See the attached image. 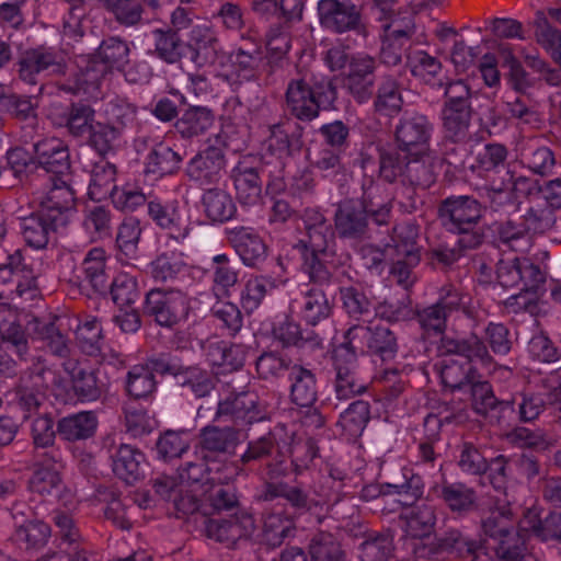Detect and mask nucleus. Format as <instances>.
Instances as JSON below:
<instances>
[{
  "label": "nucleus",
  "instance_id": "obj_30",
  "mask_svg": "<svg viewBox=\"0 0 561 561\" xmlns=\"http://www.w3.org/2000/svg\"><path fill=\"white\" fill-rule=\"evenodd\" d=\"M302 135L304 128L298 124L290 133L284 124H274L270 127V135L265 141L267 151L280 159L293 157L304 147Z\"/></svg>",
  "mask_w": 561,
  "mask_h": 561
},
{
  "label": "nucleus",
  "instance_id": "obj_11",
  "mask_svg": "<svg viewBox=\"0 0 561 561\" xmlns=\"http://www.w3.org/2000/svg\"><path fill=\"white\" fill-rule=\"evenodd\" d=\"M130 48L118 36L105 38L85 67V76L91 83L98 82L107 71L123 70L129 62Z\"/></svg>",
  "mask_w": 561,
  "mask_h": 561
},
{
  "label": "nucleus",
  "instance_id": "obj_36",
  "mask_svg": "<svg viewBox=\"0 0 561 561\" xmlns=\"http://www.w3.org/2000/svg\"><path fill=\"white\" fill-rule=\"evenodd\" d=\"M50 526L42 520H26L18 526L11 535V540L26 552H37L49 541Z\"/></svg>",
  "mask_w": 561,
  "mask_h": 561
},
{
  "label": "nucleus",
  "instance_id": "obj_49",
  "mask_svg": "<svg viewBox=\"0 0 561 561\" xmlns=\"http://www.w3.org/2000/svg\"><path fill=\"white\" fill-rule=\"evenodd\" d=\"M534 25L536 43L561 67V31L550 24L541 10L536 12Z\"/></svg>",
  "mask_w": 561,
  "mask_h": 561
},
{
  "label": "nucleus",
  "instance_id": "obj_45",
  "mask_svg": "<svg viewBox=\"0 0 561 561\" xmlns=\"http://www.w3.org/2000/svg\"><path fill=\"white\" fill-rule=\"evenodd\" d=\"M213 112L203 106L186 108L175 122V129L183 138H194L204 135L214 124Z\"/></svg>",
  "mask_w": 561,
  "mask_h": 561
},
{
  "label": "nucleus",
  "instance_id": "obj_27",
  "mask_svg": "<svg viewBox=\"0 0 561 561\" xmlns=\"http://www.w3.org/2000/svg\"><path fill=\"white\" fill-rule=\"evenodd\" d=\"M72 390L81 402H93L107 392V386L99 378V369L78 363L70 370Z\"/></svg>",
  "mask_w": 561,
  "mask_h": 561
},
{
  "label": "nucleus",
  "instance_id": "obj_39",
  "mask_svg": "<svg viewBox=\"0 0 561 561\" xmlns=\"http://www.w3.org/2000/svg\"><path fill=\"white\" fill-rule=\"evenodd\" d=\"M420 226L414 220L398 222L392 228L391 241L399 256H410L412 263L421 259Z\"/></svg>",
  "mask_w": 561,
  "mask_h": 561
},
{
  "label": "nucleus",
  "instance_id": "obj_7",
  "mask_svg": "<svg viewBox=\"0 0 561 561\" xmlns=\"http://www.w3.org/2000/svg\"><path fill=\"white\" fill-rule=\"evenodd\" d=\"M266 419L260 407L259 397L249 390H231L219 399L214 421L231 422L236 427L247 426Z\"/></svg>",
  "mask_w": 561,
  "mask_h": 561
},
{
  "label": "nucleus",
  "instance_id": "obj_48",
  "mask_svg": "<svg viewBox=\"0 0 561 561\" xmlns=\"http://www.w3.org/2000/svg\"><path fill=\"white\" fill-rule=\"evenodd\" d=\"M412 152L399 149H379V178L388 183L400 181L402 184L407 174Z\"/></svg>",
  "mask_w": 561,
  "mask_h": 561
},
{
  "label": "nucleus",
  "instance_id": "obj_43",
  "mask_svg": "<svg viewBox=\"0 0 561 561\" xmlns=\"http://www.w3.org/2000/svg\"><path fill=\"white\" fill-rule=\"evenodd\" d=\"M144 459L142 453L130 445H119L112 455L113 472L117 478L128 484L135 483L140 479V463Z\"/></svg>",
  "mask_w": 561,
  "mask_h": 561
},
{
  "label": "nucleus",
  "instance_id": "obj_14",
  "mask_svg": "<svg viewBox=\"0 0 561 561\" xmlns=\"http://www.w3.org/2000/svg\"><path fill=\"white\" fill-rule=\"evenodd\" d=\"M433 131L428 117L419 112L405 113L396 126L394 139L404 152L426 151Z\"/></svg>",
  "mask_w": 561,
  "mask_h": 561
},
{
  "label": "nucleus",
  "instance_id": "obj_6",
  "mask_svg": "<svg viewBox=\"0 0 561 561\" xmlns=\"http://www.w3.org/2000/svg\"><path fill=\"white\" fill-rule=\"evenodd\" d=\"M370 192L359 198L340 202L334 214V228L341 239L362 241L369 234L368 210L371 209Z\"/></svg>",
  "mask_w": 561,
  "mask_h": 561
},
{
  "label": "nucleus",
  "instance_id": "obj_22",
  "mask_svg": "<svg viewBox=\"0 0 561 561\" xmlns=\"http://www.w3.org/2000/svg\"><path fill=\"white\" fill-rule=\"evenodd\" d=\"M278 448L276 435L268 432L263 436L250 440L245 451L236 461H225L221 470L229 471L226 480H236L237 477L244 474V468L253 461L266 459Z\"/></svg>",
  "mask_w": 561,
  "mask_h": 561
},
{
  "label": "nucleus",
  "instance_id": "obj_52",
  "mask_svg": "<svg viewBox=\"0 0 561 561\" xmlns=\"http://www.w3.org/2000/svg\"><path fill=\"white\" fill-rule=\"evenodd\" d=\"M182 161L181 153L169 146L159 144L148 153L145 172L159 176L174 174L180 170Z\"/></svg>",
  "mask_w": 561,
  "mask_h": 561
},
{
  "label": "nucleus",
  "instance_id": "obj_31",
  "mask_svg": "<svg viewBox=\"0 0 561 561\" xmlns=\"http://www.w3.org/2000/svg\"><path fill=\"white\" fill-rule=\"evenodd\" d=\"M513 518L511 504L496 500L488 506V510L481 516V530L486 537L495 541L515 529Z\"/></svg>",
  "mask_w": 561,
  "mask_h": 561
},
{
  "label": "nucleus",
  "instance_id": "obj_23",
  "mask_svg": "<svg viewBox=\"0 0 561 561\" xmlns=\"http://www.w3.org/2000/svg\"><path fill=\"white\" fill-rule=\"evenodd\" d=\"M186 49L191 53V60L201 66L209 54L217 55L220 47V39L217 30L210 21L203 19L188 32V39L185 42Z\"/></svg>",
  "mask_w": 561,
  "mask_h": 561
},
{
  "label": "nucleus",
  "instance_id": "obj_4",
  "mask_svg": "<svg viewBox=\"0 0 561 561\" xmlns=\"http://www.w3.org/2000/svg\"><path fill=\"white\" fill-rule=\"evenodd\" d=\"M190 310L187 295L175 287H154L145 297L144 313L164 328H173L184 320Z\"/></svg>",
  "mask_w": 561,
  "mask_h": 561
},
{
  "label": "nucleus",
  "instance_id": "obj_44",
  "mask_svg": "<svg viewBox=\"0 0 561 561\" xmlns=\"http://www.w3.org/2000/svg\"><path fill=\"white\" fill-rule=\"evenodd\" d=\"M387 494H398L403 496L400 504L411 506L420 500L424 493V481L422 477L414 473L410 468H403L401 476L392 478V482L383 485Z\"/></svg>",
  "mask_w": 561,
  "mask_h": 561
},
{
  "label": "nucleus",
  "instance_id": "obj_13",
  "mask_svg": "<svg viewBox=\"0 0 561 561\" xmlns=\"http://www.w3.org/2000/svg\"><path fill=\"white\" fill-rule=\"evenodd\" d=\"M241 443V430L236 426L206 425L198 434L197 449L204 460L232 456Z\"/></svg>",
  "mask_w": 561,
  "mask_h": 561
},
{
  "label": "nucleus",
  "instance_id": "obj_60",
  "mask_svg": "<svg viewBox=\"0 0 561 561\" xmlns=\"http://www.w3.org/2000/svg\"><path fill=\"white\" fill-rule=\"evenodd\" d=\"M405 519L408 529L413 537L410 542L412 547L413 541L430 538L428 535L434 530L437 520L436 510L430 504H422L414 507Z\"/></svg>",
  "mask_w": 561,
  "mask_h": 561
},
{
  "label": "nucleus",
  "instance_id": "obj_34",
  "mask_svg": "<svg viewBox=\"0 0 561 561\" xmlns=\"http://www.w3.org/2000/svg\"><path fill=\"white\" fill-rule=\"evenodd\" d=\"M175 382L196 398H205L216 388L218 378L216 374L198 365H182Z\"/></svg>",
  "mask_w": 561,
  "mask_h": 561
},
{
  "label": "nucleus",
  "instance_id": "obj_47",
  "mask_svg": "<svg viewBox=\"0 0 561 561\" xmlns=\"http://www.w3.org/2000/svg\"><path fill=\"white\" fill-rule=\"evenodd\" d=\"M402 106L403 98L399 82L392 77H383L374 100L375 112L379 115L392 117L401 112Z\"/></svg>",
  "mask_w": 561,
  "mask_h": 561
},
{
  "label": "nucleus",
  "instance_id": "obj_33",
  "mask_svg": "<svg viewBox=\"0 0 561 561\" xmlns=\"http://www.w3.org/2000/svg\"><path fill=\"white\" fill-rule=\"evenodd\" d=\"M206 217L213 222H226L237 214V206L231 195L224 188H206L201 199Z\"/></svg>",
  "mask_w": 561,
  "mask_h": 561
},
{
  "label": "nucleus",
  "instance_id": "obj_21",
  "mask_svg": "<svg viewBox=\"0 0 561 561\" xmlns=\"http://www.w3.org/2000/svg\"><path fill=\"white\" fill-rule=\"evenodd\" d=\"M430 492L458 517L468 515L477 507L476 490L463 482H450L443 478Z\"/></svg>",
  "mask_w": 561,
  "mask_h": 561
},
{
  "label": "nucleus",
  "instance_id": "obj_57",
  "mask_svg": "<svg viewBox=\"0 0 561 561\" xmlns=\"http://www.w3.org/2000/svg\"><path fill=\"white\" fill-rule=\"evenodd\" d=\"M115 164L102 159L93 164L91 180L89 184V194L92 198L101 199L105 196H112L117 190Z\"/></svg>",
  "mask_w": 561,
  "mask_h": 561
},
{
  "label": "nucleus",
  "instance_id": "obj_26",
  "mask_svg": "<svg viewBox=\"0 0 561 561\" xmlns=\"http://www.w3.org/2000/svg\"><path fill=\"white\" fill-rule=\"evenodd\" d=\"M148 215L161 229L167 230L171 238L184 239L188 234V227L179 211L176 203H162L153 198L147 203Z\"/></svg>",
  "mask_w": 561,
  "mask_h": 561
},
{
  "label": "nucleus",
  "instance_id": "obj_2",
  "mask_svg": "<svg viewBox=\"0 0 561 561\" xmlns=\"http://www.w3.org/2000/svg\"><path fill=\"white\" fill-rule=\"evenodd\" d=\"M478 549L477 540L458 527H449L432 539L412 542V554L416 561L468 559L473 557Z\"/></svg>",
  "mask_w": 561,
  "mask_h": 561
},
{
  "label": "nucleus",
  "instance_id": "obj_8",
  "mask_svg": "<svg viewBox=\"0 0 561 561\" xmlns=\"http://www.w3.org/2000/svg\"><path fill=\"white\" fill-rule=\"evenodd\" d=\"M320 24L335 34L355 32L366 36L367 27L363 21L362 10L350 0H320L318 2Z\"/></svg>",
  "mask_w": 561,
  "mask_h": 561
},
{
  "label": "nucleus",
  "instance_id": "obj_29",
  "mask_svg": "<svg viewBox=\"0 0 561 561\" xmlns=\"http://www.w3.org/2000/svg\"><path fill=\"white\" fill-rule=\"evenodd\" d=\"M66 225L55 224L51 215L37 210L22 221V234L26 243L35 249H44L53 234Z\"/></svg>",
  "mask_w": 561,
  "mask_h": 561
},
{
  "label": "nucleus",
  "instance_id": "obj_55",
  "mask_svg": "<svg viewBox=\"0 0 561 561\" xmlns=\"http://www.w3.org/2000/svg\"><path fill=\"white\" fill-rule=\"evenodd\" d=\"M191 432L187 430H167L156 442L158 457L164 461L181 458L191 446Z\"/></svg>",
  "mask_w": 561,
  "mask_h": 561
},
{
  "label": "nucleus",
  "instance_id": "obj_53",
  "mask_svg": "<svg viewBox=\"0 0 561 561\" xmlns=\"http://www.w3.org/2000/svg\"><path fill=\"white\" fill-rule=\"evenodd\" d=\"M106 262L105 250L101 247L91 249L82 262L85 279L93 287L94 291L99 294L106 293L108 288Z\"/></svg>",
  "mask_w": 561,
  "mask_h": 561
},
{
  "label": "nucleus",
  "instance_id": "obj_35",
  "mask_svg": "<svg viewBox=\"0 0 561 561\" xmlns=\"http://www.w3.org/2000/svg\"><path fill=\"white\" fill-rule=\"evenodd\" d=\"M239 264L231 261L228 255L218 254L214 256L211 290L216 298H229L231 295V289L239 284Z\"/></svg>",
  "mask_w": 561,
  "mask_h": 561
},
{
  "label": "nucleus",
  "instance_id": "obj_41",
  "mask_svg": "<svg viewBox=\"0 0 561 561\" xmlns=\"http://www.w3.org/2000/svg\"><path fill=\"white\" fill-rule=\"evenodd\" d=\"M230 473L226 471L224 477H219L221 484L213 485L207 491L205 514L221 513V512H238L240 513V501L237 489L230 485L231 480H226Z\"/></svg>",
  "mask_w": 561,
  "mask_h": 561
},
{
  "label": "nucleus",
  "instance_id": "obj_42",
  "mask_svg": "<svg viewBox=\"0 0 561 561\" xmlns=\"http://www.w3.org/2000/svg\"><path fill=\"white\" fill-rule=\"evenodd\" d=\"M98 420L93 412H80L62 417L57 423L59 436L67 442L83 440L92 437Z\"/></svg>",
  "mask_w": 561,
  "mask_h": 561
},
{
  "label": "nucleus",
  "instance_id": "obj_9",
  "mask_svg": "<svg viewBox=\"0 0 561 561\" xmlns=\"http://www.w3.org/2000/svg\"><path fill=\"white\" fill-rule=\"evenodd\" d=\"M49 374L45 366L34 365L20 376L13 392L18 407L25 412V419L36 413L46 401Z\"/></svg>",
  "mask_w": 561,
  "mask_h": 561
},
{
  "label": "nucleus",
  "instance_id": "obj_3",
  "mask_svg": "<svg viewBox=\"0 0 561 561\" xmlns=\"http://www.w3.org/2000/svg\"><path fill=\"white\" fill-rule=\"evenodd\" d=\"M14 67L19 80L33 87L47 77L65 76L68 69L64 55L45 44L20 49Z\"/></svg>",
  "mask_w": 561,
  "mask_h": 561
},
{
  "label": "nucleus",
  "instance_id": "obj_62",
  "mask_svg": "<svg viewBox=\"0 0 561 561\" xmlns=\"http://www.w3.org/2000/svg\"><path fill=\"white\" fill-rule=\"evenodd\" d=\"M157 388L153 371L145 365L133 366L126 376V393L134 399H145L151 396Z\"/></svg>",
  "mask_w": 561,
  "mask_h": 561
},
{
  "label": "nucleus",
  "instance_id": "obj_64",
  "mask_svg": "<svg viewBox=\"0 0 561 561\" xmlns=\"http://www.w3.org/2000/svg\"><path fill=\"white\" fill-rule=\"evenodd\" d=\"M493 551L499 561H524L528 551L526 538L514 529L495 540Z\"/></svg>",
  "mask_w": 561,
  "mask_h": 561
},
{
  "label": "nucleus",
  "instance_id": "obj_24",
  "mask_svg": "<svg viewBox=\"0 0 561 561\" xmlns=\"http://www.w3.org/2000/svg\"><path fill=\"white\" fill-rule=\"evenodd\" d=\"M102 7L123 27H137L144 22L146 5L152 10L161 8V0H100Z\"/></svg>",
  "mask_w": 561,
  "mask_h": 561
},
{
  "label": "nucleus",
  "instance_id": "obj_20",
  "mask_svg": "<svg viewBox=\"0 0 561 561\" xmlns=\"http://www.w3.org/2000/svg\"><path fill=\"white\" fill-rule=\"evenodd\" d=\"M255 529L253 516L247 511L234 512L229 519H205V534L219 542L236 543L239 539L248 538Z\"/></svg>",
  "mask_w": 561,
  "mask_h": 561
},
{
  "label": "nucleus",
  "instance_id": "obj_15",
  "mask_svg": "<svg viewBox=\"0 0 561 561\" xmlns=\"http://www.w3.org/2000/svg\"><path fill=\"white\" fill-rule=\"evenodd\" d=\"M262 171L261 162L251 157H243L232 168L230 180L240 204L251 206L260 202L263 187Z\"/></svg>",
  "mask_w": 561,
  "mask_h": 561
},
{
  "label": "nucleus",
  "instance_id": "obj_25",
  "mask_svg": "<svg viewBox=\"0 0 561 561\" xmlns=\"http://www.w3.org/2000/svg\"><path fill=\"white\" fill-rule=\"evenodd\" d=\"M290 402L299 408H312L318 400L317 378L312 370L300 364L289 368Z\"/></svg>",
  "mask_w": 561,
  "mask_h": 561
},
{
  "label": "nucleus",
  "instance_id": "obj_61",
  "mask_svg": "<svg viewBox=\"0 0 561 561\" xmlns=\"http://www.w3.org/2000/svg\"><path fill=\"white\" fill-rule=\"evenodd\" d=\"M274 336L284 346L301 347L306 344L322 347L323 340L312 331H302L300 325L291 320H285L274 329Z\"/></svg>",
  "mask_w": 561,
  "mask_h": 561
},
{
  "label": "nucleus",
  "instance_id": "obj_58",
  "mask_svg": "<svg viewBox=\"0 0 561 561\" xmlns=\"http://www.w3.org/2000/svg\"><path fill=\"white\" fill-rule=\"evenodd\" d=\"M393 551V536L390 530L375 531L366 535L359 545L362 561H387Z\"/></svg>",
  "mask_w": 561,
  "mask_h": 561
},
{
  "label": "nucleus",
  "instance_id": "obj_16",
  "mask_svg": "<svg viewBox=\"0 0 561 561\" xmlns=\"http://www.w3.org/2000/svg\"><path fill=\"white\" fill-rule=\"evenodd\" d=\"M376 60L366 54L353 55L343 78L344 88L358 103L367 102L374 94Z\"/></svg>",
  "mask_w": 561,
  "mask_h": 561
},
{
  "label": "nucleus",
  "instance_id": "obj_59",
  "mask_svg": "<svg viewBox=\"0 0 561 561\" xmlns=\"http://www.w3.org/2000/svg\"><path fill=\"white\" fill-rule=\"evenodd\" d=\"M141 236L139 221L136 219L124 220L117 230L116 248L118 260L125 264L137 259L138 243Z\"/></svg>",
  "mask_w": 561,
  "mask_h": 561
},
{
  "label": "nucleus",
  "instance_id": "obj_5",
  "mask_svg": "<svg viewBox=\"0 0 561 561\" xmlns=\"http://www.w3.org/2000/svg\"><path fill=\"white\" fill-rule=\"evenodd\" d=\"M36 180L44 186L37 197L39 210L51 215L55 224L68 226L76 205L75 191L69 184L70 176H43Z\"/></svg>",
  "mask_w": 561,
  "mask_h": 561
},
{
  "label": "nucleus",
  "instance_id": "obj_1",
  "mask_svg": "<svg viewBox=\"0 0 561 561\" xmlns=\"http://www.w3.org/2000/svg\"><path fill=\"white\" fill-rule=\"evenodd\" d=\"M337 98L333 81L310 67L297 69L285 91V108L301 123L319 117L322 105H332Z\"/></svg>",
  "mask_w": 561,
  "mask_h": 561
},
{
  "label": "nucleus",
  "instance_id": "obj_40",
  "mask_svg": "<svg viewBox=\"0 0 561 561\" xmlns=\"http://www.w3.org/2000/svg\"><path fill=\"white\" fill-rule=\"evenodd\" d=\"M248 348L242 344H233L225 341L209 342L206 355L214 366L226 367L229 370H238L243 367Z\"/></svg>",
  "mask_w": 561,
  "mask_h": 561
},
{
  "label": "nucleus",
  "instance_id": "obj_51",
  "mask_svg": "<svg viewBox=\"0 0 561 561\" xmlns=\"http://www.w3.org/2000/svg\"><path fill=\"white\" fill-rule=\"evenodd\" d=\"M439 376L444 387L451 391L461 390L479 377L477 368L468 362L445 359L440 363Z\"/></svg>",
  "mask_w": 561,
  "mask_h": 561
},
{
  "label": "nucleus",
  "instance_id": "obj_28",
  "mask_svg": "<svg viewBox=\"0 0 561 561\" xmlns=\"http://www.w3.org/2000/svg\"><path fill=\"white\" fill-rule=\"evenodd\" d=\"M472 110H442L444 139L458 145L479 142L480 137L472 131Z\"/></svg>",
  "mask_w": 561,
  "mask_h": 561
},
{
  "label": "nucleus",
  "instance_id": "obj_63",
  "mask_svg": "<svg viewBox=\"0 0 561 561\" xmlns=\"http://www.w3.org/2000/svg\"><path fill=\"white\" fill-rule=\"evenodd\" d=\"M309 554L311 561H346L343 551L336 538L327 531L314 534L309 543Z\"/></svg>",
  "mask_w": 561,
  "mask_h": 561
},
{
  "label": "nucleus",
  "instance_id": "obj_50",
  "mask_svg": "<svg viewBox=\"0 0 561 561\" xmlns=\"http://www.w3.org/2000/svg\"><path fill=\"white\" fill-rule=\"evenodd\" d=\"M340 299L342 309L347 317L354 322L369 321L371 317V300L367 297L366 293L356 286L340 287Z\"/></svg>",
  "mask_w": 561,
  "mask_h": 561
},
{
  "label": "nucleus",
  "instance_id": "obj_12",
  "mask_svg": "<svg viewBox=\"0 0 561 561\" xmlns=\"http://www.w3.org/2000/svg\"><path fill=\"white\" fill-rule=\"evenodd\" d=\"M481 203L469 195H450L439 202L437 216L449 231L461 227H472L482 219Z\"/></svg>",
  "mask_w": 561,
  "mask_h": 561
},
{
  "label": "nucleus",
  "instance_id": "obj_10",
  "mask_svg": "<svg viewBox=\"0 0 561 561\" xmlns=\"http://www.w3.org/2000/svg\"><path fill=\"white\" fill-rule=\"evenodd\" d=\"M226 165V147L210 145L190 160L185 174L198 186L216 185L222 180Z\"/></svg>",
  "mask_w": 561,
  "mask_h": 561
},
{
  "label": "nucleus",
  "instance_id": "obj_38",
  "mask_svg": "<svg viewBox=\"0 0 561 561\" xmlns=\"http://www.w3.org/2000/svg\"><path fill=\"white\" fill-rule=\"evenodd\" d=\"M154 38L153 55L168 65L181 64L185 57L186 44L180 34L164 27L152 31Z\"/></svg>",
  "mask_w": 561,
  "mask_h": 561
},
{
  "label": "nucleus",
  "instance_id": "obj_17",
  "mask_svg": "<svg viewBox=\"0 0 561 561\" xmlns=\"http://www.w3.org/2000/svg\"><path fill=\"white\" fill-rule=\"evenodd\" d=\"M94 116V108L83 101L71 102L65 106L54 105L49 112L53 124L66 128L75 138L89 135L95 124Z\"/></svg>",
  "mask_w": 561,
  "mask_h": 561
},
{
  "label": "nucleus",
  "instance_id": "obj_19",
  "mask_svg": "<svg viewBox=\"0 0 561 561\" xmlns=\"http://www.w3.org/2000/svg\"><path fill=\"white\" fill-rule=\"evenodd\" d=\"M34 152L38 165L44 171V173H37L35 179L70 176V153L61 139L50 137L39 140L34 145Z\"/></svg>",
  "mask_w": 561,
  "mask_h": 561
},
{
  "label": "nucleus",
  "instance_id": "obj_32",
  "mask_svg": "<svg viewBox=\"0 0 561 561\" xmlns=\"http://www.w3.org/2000/svg\"><path fill=\"white\" fill-rule=\"evenodd\" d=\"M335 253H302L301 270L313 286L323 287L332 284L337 263Z\"/></svg>",
  "mask_w": 561,
  "mask_h": 561
},
{
  "label": "nucleus",
  "instance_id": "obj_46",
  "mask_svg": "<svg viewBox=\"0 0 561 561\" xmlns=\"http://www.w3.org/2000/svg\"><path fill=\"white\" fill-rule=\"evenodd\" d=\"M398 350L396 332L387 325L369 320L368 354L389 360L394 358Z\"/></svg>",
  "mask_w": 561,
  "mask_h": 561
},
{
  "label": "nucleus",
  "instance_id": "obj_37",
  "mask_svg": "<svg viewBox=\"0 0 561 561\" xmlns=\"http://www.w3.org/2000/svg\"><path fill=\"white\" fill-rule=\"evenodd\" d=\"M297 306L304 319L316 325L321 320L331 316L333 302L329 300L321 287L312 286L308 289L300 300H293L291 307Z\"/></svg>",
  "mask_w": 561,
  "mask_h": 561
},
{
  "label": "nucleus",
  "instance_id": "obj_54",
  "mask_svg": "<svg viewBox=\"0 0 561 561\" xmlns=\"http://www.w3.org/2000/svg\"><path fill=\"white\" fill-rule=\"evenodd\" d=\"M82 228L93 241L111 237L113 230L112 210L103 205L87 207L82 219Z\"/></svg>",
  "mask_w": 561,
  "mask_h": 561
},
{
  "label": "nucleus",
  "instance_id": "obj_18",
  "mask_svg": "<svg viewBox=\"0 0 561 561\" xmlns=\"http://www.w3.org/2000/svg\"><path fill=\"white\" fill-rule=\"evenodd\" d=\"M225 234L245 266L259 268L265 262L268 248L253 228L237 226L226 229Z\"/></svg>",
  "mask_w": 561,
  "mask_h": 561
},
{
  "label": "nucleus",
  "instance_id": "obj_56",
  "mask_svg": "<svg viewBox=\"0 0 561 561\" xmlns=\"http://www.w3.org/2000/svg\"><path fill=\"white\" fill-rule=\"evenodd\" d=\"M294 522L280 514H267L263 522L261 541L267 548L279 547L286 538L294 536Z\"/></svg>",
  "mask_w": 561,
  "mask_h": 561
}]
</instances>
